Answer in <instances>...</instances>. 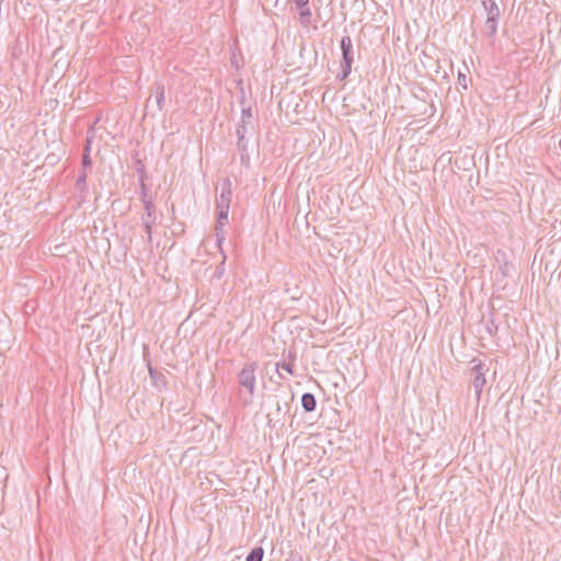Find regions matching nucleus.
<instances>
[{
  "label": "nucleus",
  "mask_w": 561,
  "mask_h": 561,
  "mask_svg": "<svg viewBox=\"0 0 561 561\" xmlns=\"http://www.w3.org/2000/svg\"><path fill=\"white\" fill-rule=\"evenodd\" d=\"M76 188L80 192H84L87 190V173L84 170H82L78 175Z\"/></svg>",
  "instance_id": "obj_16"
},
{
  "label": "nucleus",
  "mask_w": 561,
  "mask_h": 561,
  "mask_svg": "<svg viewBox=\"0 0 561 561\" xmlns=\"http://www.w3.org/2000/svg\"><path fill=\"white\" fill-rule=\"evenodd\" d=\"M222 273H224V267L218 266V267H217V272H216V274L218 275V277H221Z\"/></svg>",
  "instance_id": "obj_23"
},
{
  "label": "nucleus",
  "mask_w": 561,
  "mask_h": 561,
  "mask_svg": "<svg viewBox=\"0 0 561 561\" xmlns=\"http://www.w3.org/2000/svg\"><path fill=\"white\" fill-rule=\"evenodd\" d=\"M296 9L299 11V22L304 26L311 23L312 12L309 7V0H293Z\"/></svg>",
  "instance_id": "obj_6"
},
{
  "label": "nucleus",
  "mask_w": 561,
  "mask_h": 561,
  "mask_svg": "<svg viewBox=\"0 0 561 561\" xmlns=\"http://www.w3.org/2000/svg\"><path fill=\"white\" fill-rule=\"evenodd\" d=\"M497 20L488 18L485 21V32L489 36H494L497 31Z\"/></svg>",
  "instance_id": "obj_15"
},
{
  "label": "nucleus",
  "mask_w": 561,
  "mask_h": 561,
  "mask_svg": "<svg viewBox=\"0 0 561 561\" xmlns=\"http://www.w3.org/2000/svg\"><path fill=\"white\" fill-rule=\"evenodd\" d=\"M90 145H91V141L88 139L87 140V145L84 147V151H83V154H82V160H81V163H82V170L85 171L87 168H90L91 164H92V160L90 158Z\"/></svg>",
  "instance_id": "obj_13"
},
{
  "label": "nucleus",
  "mask_w": 561,
  "mask_h": 561,
  "mask_svg": "<svg viewBox=\"0 0 561 561\" xmlns=\"http://www.w3.org/2000/svg\"><path fill=\"white\" fill-rule=\"evenodd\" d=\"M230 202H231V182L229 179L225 180V182L221 185V192L219 196L216 198V206L217 208H230Z\"/></svg>",
  "instance_id": "obj_7"
},
{
  "label": "nucleus",
  "mask_w": 561,
  "mask_h": 561,
  "mask_svg": "<svg viewBox=\"0 0 561 561\" xmlns=\"http://www.w3.org/2000/svg\"><path fill=\"white\" fill-rule=\"evenodd\" d=\"M284 408H285L286 410H289V403H288V402H286V403L284 404V407H283L279 402H277V404H276V413H277V415H279V414L283 412V409H284Z\"/></svg>",
  "instance_id": "obj_22"
},
{
  "label": "nucleus",
  "mask_w": 561,
  "mask_h": 561,
  "mask_svg": "<svg viewBox=\"0 0 561 561\" xmlns=\"http://www.w3.org/2000/svg\"><path fill=\"white\" fill-rule=\"evenodd\" d=\"M218 210V215H217V226H216V230H221L222 226H225L227 222H228V213H229V209L228 208H217Z\"/></svg>",
  "instance_id": "obj_12"
},
{
  "label": "nucleus",
  "mask_w": 561,
  "mask_h": 561,
  "mask_svg": "<svg viewBox=\"0 0 561 561\" xmlns=\"http://www.w3.org/2000/svg\"><path fill=\"white\" fill-rule=\"evenodd\" d=\"M473 364L471 368V383L476 392L477 400H480L483 387L485 385V373L489 370V368L485 367V365L480 359H472L471 362Z\"/></svg>",
  "instance_id": "obj_4"
},
{
  "label": "nucleus",
  "mask_w": 561,
  "mask_h": 561,
  "mask_svg": "<svg viewBox=\"0 0 561 561\" xmlns=\"http://www.w3.org/2000/svg\"><path fill=\"white\" fill-rule=\"evenodd\" d=\"M301 405L306 412H313L317 408L316 397L310 392L304 393L301 396Z\"/></svg>",
  "instance_id": "obj_9"
},
{
  "label": "nucleus",
  "mask_w": 561,
  "mask_h": 561,
  "mask_svg": "<svg viewBox=\"0 0 561 561\" xmlns=\"http://www.w3.org/2000/svg\"><path fill=\"white\" fill-rule=\"evenodd\" d=\"M145 176H146L145 167L141 165V174L139 176V182H140V195H141L142 204L145 203V201H152V198L148 195V188H147V185L145 184Z\"/></svg>",
  "instance_id": "obj_11"
},
{
  "label": "nucleus",
  "mask_w": 561,
  "mask_h": 561,
  "mask_svg": "<svg viewBox=\"0 0 561 561\" xmlns=\"http://www.w3.org/2000/svg\"><path fill=\"white\" fill-rule=\"evenodd\" d=\"M148 242L152 240V226L154 222L142 221Z\"/></svg>",
  "instance_id": "obj_17"
},
{
  "label": "nucleus",
  "mask_w": 561,
  "mask_h": 561,
  "mask_svg": "<svg viewBox=\"0 0 561 561\" xmlns=\"http://www.w3.org/2000/svg\"><path fill=\"white\" fill-rule=\"evenodd\" d=\"M154 100L157 111L161 112L164 108L165 104V95H164V85L161 82H154L151 87V94L146 101V107H150L152 105V101Z\"/></svg>",
  "instance_id": "obj_5"
},
{
  "label": "nucleus",
  "mask_w": 561,
  "mask_h": 561,
  "mask_svg": "<svg viewBox=\"0 0 561 561\" xmlns=\"http://www.w3.org/2000/svg\"><path fill=\"white\" fill-rule=\"evenodd\" d=\"M264 556V550L262 547L253 548L250 553L247 556L245 561H262Z\"/></svg>",
  "instance_id": "obj_14"
},
{
  "label": "nucleus",
  "mask_w": 561,
  "mask_h": 561,
  "mask_svg": "<svg viewBox=\"0 0 561 561\" xmlns=\"http://www.w3.org/2000/svg\"><path fill=\"white\" fill-rule=\"evenodd\" d=\"M145 213L141 216V221L156 222V207L153 201H145L144 203Z\"/></svg>",
  "instance_id": "obj_8"
},
{
  "label": "nucleus",
  "mask_w": 561,
  "mask_h": 561,
  "mask_svg": "<svg viewBox=\"0 0 561 561\" xmlns=\"http://www.w3.org/2000/svg\"><path fill=\"white\" fill-rule=\"evenodd\" d=\"M457 81H458V84L461 85L465 90L468 88V84H467V77L465 73L462 72H458V77H457Z\"/></svg>",
  "instance_id": "obj_20"
},
{
  "label": "nucleus",
  "mask_w": 561,
  "mask_h": 561,
  "mask_svg": "<svg viewBox=\"0 0 561 561\" xmlns=\"http://www.w3.org/2000/svg\"><path fill=\"white\" fill-rule=\"evenodd\" d=\"M256 364L249 363L245 364L241 371L238 374V383L240 387L248 390L249 396L244 399V404H249L252 402L256 377H255Z\"/></svg>",
  "instance_id": "obj_1"
},
{
  "label": "nucleus",
  "mask_w": 561,
  "mask_h": 561,
  "mask_svg": "<svg viewBox=\"0 0 561 561\" xmlns=\"http://www.w3.org/2000/svg\"><path fill=\"white\" fill-rule=\"evenodd\" d=\"M138 164H140V168L138 169V173H139V175H140V174H141V165H142V164H141V161H138Z\"/></svg>",
  "instance_id": "obj_24"
},
{
  "label": "nucleus",
  "mask_w": 561,
  "mask_h": 561,
  "mask_svg": "<svg viewBox=\"0 0 561 561\" xmlns=\"http://www.w3.org/2000/svg\"><path fill=\"white\" fill-rule=\"evenodd\" d=\"M342 61L341 73L337 75L340 81L345 80L352 70L353 64V43L350 36H343L341 39Z\"/></svg>",
  "instance_id": "obj_2"
},
{
  "label": "nucleus",
  "mask_w": 561,
  "mask_h": 561,
  "mask_svg": "<svg viewBox=\"0 0 561 561\" xmlns=\"http://www.w3.org/2000/svg\"><path fill=\"white\" fill-rule=\"evenodd\" d=\"M253 129L252 112L251 108H243L241 112V119L237 125L236 134L238 136L237 147L238 150H244V144H248L245 136Z\"/></svg>",
  "instance_id": "obj_3"
},
{
  "label": "nucleus",
  "mask_w": 561,
  "mask_h": 561,
  "mask_svg": "<svg viewBox=\"0 0 561 561\" xmlns=\"http://www.w3.org/2000/svg\"><path fill=\"white\" fill-rule=\"evenodd\" d=\"M149 374L152 376L153 375V370L150 368L149 369Z\"/></svg>",
  "instance_id": "obj_26"
},
{
  "label": "nucleus",
  "mask_w": 561,
  "mask_h": 561,
  "mask_svg": "<svg viewBox=\"0 0 561 561\" xmlns=\"http://www.w3.org/2000/svg\"><path fill=\"white\" fill-rule=\"evenodd\" d=\"M293 364L291 363H287V362H283V363H277L276 364V371L278 373V369L282 368L284 370H286L287 373L289 374H294V369H293Z\"/></svg>",
  "instance_id": "obj_18"
},
{
  "label": "nucleus",
  "mask_w": 561,
  "mask_h": 561,
  "mask_svg": "<svg viewBox=\"0 0 561 561\" xmlns=\"http://www.w3.org/2000/svg\"><path fill=\"white\" fill-rule=\"evenodd\" d=\"M286 561H302V557L300 553L291 551Z\"/></svg>",
  "instance_id": "obj_21"
},
{
  "label": "nucleus",
  "mask_w": 561,
  "mask_h": 561,
  "mask_svg": "<svg viewBox=\"0 0 561 561\" xmlns=\"http://www.w3.org/2000/svg\"><path fill=\"white\" fill-rule=\"evenodd\" d=\"M224 241V237H220L218 238V244L220 245V243Z\"/></svg>",
  "instance_id": "obj_25"
},
{
  "label": "nucleus",
  "mask_w": 561,
  "mask_h": 561,
  "mask_svg": "<svg viewBox=\"0 0 561 561\" xmlns=\"http://www.w3.org/2000/svg\"><path fill=\"white\" fill-rule=\"evenodd\" d=\"M240 159L243 164H248L250 161V156L248 152V144H244V150H239Z\"/></svg>",
  "instance_id": "obj_19"
},
{
  "label": "nucleus",
  "mask_w": 561,
  "mask_h": 561,
  "mask_svg": "<svg viewBox=\"0 0 561 561\" xmlns=\"http://www.w3.org/2000/svg\"><path fill=\"white\" fill-rule=\"evenodd\" d=\"M482 5L488 13V18H500V9L494 0H482Z\"/></svg>",
  "instance_id": "obj_10"
}]
</instances>
